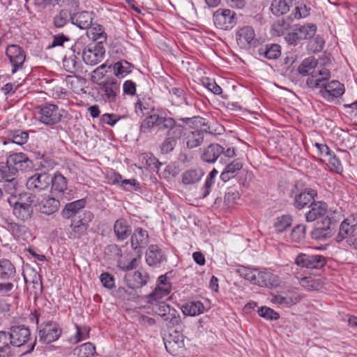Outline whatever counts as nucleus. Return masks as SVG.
<instances>
[{"instance_id": "obj_56", "label": "nucleus", "mask_w": 357, "mask_h": 357, "mask_svg": "<svg viewBox=\"0 0 357 357\" xmlns=\"http://www.w3.org/2000/svg\"><path fill=\"white\" fill-rule=\"evenodd\" d=\"M126 115H118L116 114H104L100 116V121L102 123L109 125L110 126H114L119 120L121 119L126 118Z\"/></svg>"}, {"instance_id": "obj_18", "label": "nucleus", "mask_w": 357, "mask_h": 357, "mask_svg": "<svg viewBox=\"0 0 357 357\" xmlns=\"http://www.w3.org/2000/svg\"><path fill=\"white\" fill-rule=\"evenodd\" d=\"M255 277L256 280L254 282V284L259 287L272 288L279 284V277L265 268L261 271L257 269Z\"/></svg>"}, {"instance_id": "obj_16", "label": "nucleus", "mask_w": 357, "mask_h": 357, "mask_svg": "<svg viewBox=\"0 0 357 357\" xmlns=\"http://www.w3.org/2000/svg\"><path fill=\"white\" fill-rule=\"evenodd\" d=\"M326 261L324 257L319 255H308L300 254L295 259V264L298 266L307 268H321L324 266Z\"/></svg>"}, {"instance_id": "obj_49", "label": "nucleus", "mask_w": 357, "mask_h": 357, "mask_svg": "<svg viewBox=\"0 0 357 357\" xmlns=\"http://www.w3.org/2000/svg\"><path fill=\"white\" fill-rule=\"evenodd\" d=\"M333 229L327 226L326 227H318L311 232L312 238L316 240H325L332 236Z\"/></svg>"}, {"instance_id": "obj_59", "label": "nucleus", "mask_w": 357, "mask_h": 357, "mask_svg": "<svg viewBox=\"0 0 357 357\" xmlns=\"http://www.w3.org/2000/svg\"><path fill=\"white\" fill-rule=\"evenodd\" d=\"M149 99L146 100L145 98L139 99L135 105V111L138 116L144 115V113L149 111L151 108L149 104Z\"/></svg>"}, {"instance_id": "obj_32", "label": "nucleus", "mask_w": 357, "mask_h": 357, "mask_svg": "<svg viewBox=\"0 0 357 357\" xmlns=\"http://www.w3.org/2000/svg\"><path fill=\"white\" fill-rule=\"evenodd\" d=\"M204 173L201 169H191L182 174V183L185 185H194L200 181Z\"/></svg>"}, {"instance_id": "obj_58", "label": "nucleus", "mask_w": 357, "mask_h": 357, "mask_svg": "<svg viewBox=\"0 0 357 357\" xmlns=\"http://www.w3.org/2000/svg\"><path fill=\"white\" fill-rule=\"evenodd\" d=\"M11 340L10 333L5 331H0V351L8 353L10 351Z\"/></svg>"}, {"instance_id": "obj_47", "label": "nucleus", "mask_w": 357, "mask_h": 357, "mask_svg": "<svg viewBox=\"0 0 357 357\" xmlns=\"http://www.w3.org/2000/svg\"><path fill=\"white\" fill-rule=\"evenodd\" d=\"M76 328V334L71 337L70 341L77 344L82 340L87 339L89 337L90 328L88 326H79L77 324L75 325Z\"/></svg>"}, {"instance_id": "obj_54", "label": "nucleus", "mask_w": 357, "mask_h": 357, "mask_svg": "<svg viewBox=\"0 0 357 357\" xmlns=\"http://www.w3.org/2000/svg\"><path fill=\"white\" fill-rule=\"evenodd\" d=\"M328 157L331 171L335 172L337 174H342L343 172V167L337 156L334 153V152H332Z\"/></svg>"}, {"instance_id": "obj_42", "label": "nucleus", "mask_w": 357, "mask_h": 357, "mask_svg": "<svg viewBox=\"0 0 357 357\" xmlns=\"http://www.w3.org/2000/svg\"><path fill=\"white\" fill-rule=\"evenodd\" d=\"M292 225V218L289 215H282L277 217L273 223L275 231L281 233L289 228Z\"/></svg>"}, {"instance_id": "obj_27", "label": "nucleus", "mask_w": 357, "mask_h": 357, "mask_svg": "<svg viewBox=\"0 0 357 357\" xmlns=\"http://www.w3.org/2000/svg\"><path fill=\"white\" fill-rule=\"evenodd\" d=\"M258 54L267 59H277L281 55V46L276 43H268L261 46Z\"/></svg>"}, {"instance_id": "obj_24", "label": "nucleus", "mask_w": 357, "mask_h": 357, "mask_svg": "<svg viewBox=\"0 0 357 357\" xmlns=\"http://www.w3.org/2000/svg\"><path fill=\"white\" fill-rule=\"evenodd\" d=\"M327 211V204L324 202H313L310 205V210L305 214L307 222H313L325 215Z\"/></svg>"}, {"instance_id": "obj_9", "label": "nucleus", "mask_w": 357, "mask_h": 357, "mask_svg": "<svg viewBox=\"0 0 357 357\" xmlns=\"http://www.w3.org/2000/svg\"><path fill=\"white\" fill-rule=\"evenodd\" d=\"M215 26L223 30H228L236 24V17L234 11L227 8H218L213 15Z\"/></svg>"}, {"instance_id": "obj_57", "label": "nucleus", "mask_w": 357, "mask_h": 357, "mask_svg": "<svg viewBox=\"0 0 357 357\" xmlns=\"http://www.w3.org/2000/svg\"><path fill=\"white\" fill-rule=\"evenodd\" d=\"M258 314L260 317L268 320H277L280 317L278 312L266 306L261 307L258 310Z\"/></svg>"}, {"instance_id": "obj_10", "label": "nucleus", "mask_w": 357, "mask_h": 357, "mask_svg": "<svg viewBox=\"0 0 357 357\" xmlns=\"http://www.w3.org/2000/svg\"><path fill=\"white\" fill-rule=\"evenodd\" d=\"M236 40L241 49H250L256 47L259 43L252 26L245 25L238 28L236 32Z\"/></svg>"}, {"instance_id": "obj_60", "label": "nucleus", "mask_w": 357, "mask_h": 357, "mask_svg": "<svg viewBox=\"0 0 357 357\" xmlns=\"http://www.w3.org/2000/svg\"><path fill=\"white\" fill-rule=\"evenodd\" d=\"M330 77H331L330 71L328 69L324 68L323 70H319V73L314 74V75H312L311 76L308 77V78L306 80V84L310 87L309 81L311 79H313L314 81L316 79L324 81L323 82L324 84V83L327 82V81L330 78Z\"/></svg>"}, {"instance_id": "obj_15", "label": "nucleus", "mask_w": 357, "mask_h": 357, "mask_svg": "<svg viewBox=\"0 0 357 357\" xmlns=\"http://www.w3.org/2000/svg\"><path fill=\"white\" fill-rule=\"evenodd\" d=\"M10 338L11 345L20 347L27 344L31 340V331L24 325H16L10 328Z\"/></svg>"}, {"instance_id": "obj_43", "label": "nucleus", "mask_w": 357, "mask_h": 357, "mask_svg": "<svg viewBox=\"0 0 357 357\" xmlns=\"http://www.w3.org/2000/svg\"><path fill=\"white\" fill-rule=\"evenodd\" d=\"M317 63L318 61L314 57L310 56L306 58L299 65L298 72L303 76H307L310 71L317 66Z\"/></svg>"}, {"instance_id": "obj_62", "label": "nucleus", "mask_w": 357, "mask_h": 357, "mask_svg": "<svg viewBox=\"0 0 357 357\" xmlns=\"http://www.w3.org/2000/svg\"><path fill=\"white\" fill-rule=\"evenodd\" d=\"M121 187L127 191H138L140 189L139 183L137 182L136 179H123L121 181Z\"/></svg>"}, {"instance_id": "obj_11", "label": "nucleus", "mask_w": 357, "mask_h": 357, "mask_svg": "<svg viewBox=\"0 0 357 357\" xmlns=\"http://www.w3.org/2000/svg\"><path fill=\"white\" fill-rule=\"evenodd\" d=\"M6 55L13 67L12 74L22 69L26 60V54L22 47L17 45H10L6 50Z\"/></svg>"}, {"instance_id": "obj_61", "label": "nucleus", "mask_w": 357, "mask_h": 357, "mask_svg": "<svg viewBox=\"0 0 357 357\" xmlns=\"http://www.w3.org/2000/svg\"><path fill=\"white\" fill-rule=\"evenodd\" d=\"M203 84L215 95H220L222 93V88L214 79L206 77L203 79Z\"/></svg>"}, {"instance_id": "obj_38", "label": "nucleus", "mask_w": 357, "mask_h": 357, "mask_svg": "<svg viewBox=\"0 0 357 357\" xmlns=\"http://www.w3.org/2000/svg\"><path fill=\"white\" fill-rule=\"evenodd\" d=\"M181 310L186 316H197L203 313L204 306L201 301H189L182 305Z\"/></svg>"}, {"instance_id": "obj_64", "label": "nucleus", "mask_w": 357, "mask_h": 357, "mask_svg": "<svg viewBox=\"0 0 357 357\" xmlns=\"http://www.w3.org/2000/svg\"><path fill=\"white\" fill-rule=\"evenodd\" d=\"M100 281L102 285L109 289L114 287V277L109 273H102L100 276Z\"/></svg>"}, {"instance_id": "obj_63", "label": "nucleus", "mask_w": 357, "mask_h": 357, "mask_svg": "<svg viewBox=\"0 0 357 357\" xmlns=\"http://www.w3.org/2000/svg\"><path fill=\"white\" fill-rule=\"evenodd\" d=\"M310 10L303 3L296 6L292 15L295 19L299 20L303 17H306L310 14Z\"/></svg>"}, {"instance_id": "obj_50", "label": "nucleus", "mask_w": 357, "mask_h": 357, "mask_svg": "<svg viewBox=\"0 0 357 357\" xmlns=\"http://www.w3.org/2000/svg\"><path fill=\"white\" fill-rule=\"evenodd\" d=\"M78 350L79 357H91L96 354V347L91 342H86L81 344L75 350Z\"/></svg>"}, {"instance_id": "obj_51", "label": "nucleus", "mask_w": 357, "mask_h": 357, "mask_svg": "<svg viewBox=\"0 0 357 357\" xmlns=\"http://www.w3.org/2000/svg\"><path fill=\"white\" fill-rule=\"evenodd\" d=\"M256 270L257 269H252L249 267L241 266L236 269V271L241 278L249 280L252 284H254V282L256 280Z\"/></svg>"}, {"instance_id": "obj_48", "label": "nucleus", "mask_w": 357, "mask_h": 357, "mask_svg": "<svg viewBox=\"0 0 357 357\" xmlns=\"http://www.w3.org/2000/svg\"><path fill=\"white\" fill-rule=\"evenodd\" d=\"M29 139V134L22 130H15L9 134V139L14 144L23 145L26 143Z\"/></svg>"}, {"instance_id": "obj_34", "label": "nucleus", "mask_w": 357, "mask_h": 357, "mask_svg": "<svg viewBox=\"0 0 357 357\" xmlns=\"http://www.w3.org/2000/svg\"><path fill=\"white\" fill-rule=\"evenodd\" d=\"M294 0H273L271 5L272 13L276 16H280L289 11L293 6Z\"/></svg>"}, {"instance_id": "obj_29", "label": "nucleus", "mask_w": 357, "mask_h": 357, "mask_svg": "<svg viewBox=\"0 0 357 357\" xmlns=\"http://www.w3.org/2000/svg\"><path fill=\"white\" fill-rule=\"evenodd\" d=\"M78 220H73L71 227L76 233H83L86 231L89 223L93 220V214L89 211H84L82 215H79Z\"/></svg>"}, {"instance_id": "obj_52", "label": "nucleus", "mask_w": 357, "mask_h": 357, "mask_svg": "<svg viewBox=\"0 0 357 357\" xmlns=\"http://www.w3.org/2000/svg\"><path fill=\"white\" fill-rule=\"evenodd\" d=\"M301 301V297L297 296L294 298H287L281 295H273L271 298V302L275 304L282 305L284 306H289L296 304Z\"/></svg>"}, {"instance_id": "obj_46", "label": "nucleus", "mask_w": 357, "mask_h": 357, "mask_svg": "<svg viewBox=\"0 0 357 357\" xmlns=\"http://www.w3.org/2000/svg\"><path fill=\"white\" fill-rule=\"evenodd\" d=\"M70 13L66 9H62L54 17L53 23L56 28L63 27L70 20Z\"/></svg>"}, {"instance_id": "obj_28", "label": "nucleus", "mask_w": 357, "mask_h": 357, "mask_svg": "<svg viewBox=\"0 0 357 357\" xmlns=\"http://www.w3.org/2000/svg\"><path fill=\"white\" fill-rule=\"evenodd\" d=\"M114 231L119 241L126 239L131 234V226L125 218H119L114 224Z\"/></svg>"}, {"instance_id": "obj_39", "label": "nucleus", "mask_w": 357, "mask_h": 357, "mask_svg": "<svg viewBox=\"0 0 357 357\" xmlns=\"http://www.w3.org/2000/svg\"><path fill=\"white\" fill-rule=\"evenodd\" d=\"M86 34L89 38L93 40H99L102 44L107 39V34L105 33L103 27L100 24L91 25L87 29Z\"/></svg>"}, {"instance_id": "obj_8", "label": "nucleus", "mask_w": 357, "mask_h": 357, "mask_svg": "<svg viewBox=\"0 0 357 357\" xmlns=\"http://www.w3.org/2000/svg\"><path fill=\"white\" fill-rule=\"evenodd\" d=\"M142 247H130L124 254H121L117 261L118 267L123 271L136 268L141 258Z\"/></svg>"}, {"instance_id": "obj_20", "label": "nucleus", "mask_w": 357, "mask_h": 357, "mask_svg": "<svg viewBox=\"0 0 357 357\" xmlns=\"http://www.w3.org/2000/svg\"><path fill=\"white\" fill-rule=\"evenodd\" d=\"M0 280L19 281L15 266L7 259H0Z\"/></svg>"}, {"instance_id": "obj_5", "label": "nucleus", "mask_w": 357, "mask_h": 357, "mask_svg": "<svg viewBox=\"0 0 357 357\" xmlns=\"http://www.w3.org/2000/svg\"><path fill=\"white\" fill-rule=\"evenodd\" d=\"M152 312L158 315L168 328H174L182 324L179 312L166 303L150 305Z\"/></svg>"}, {"instance_id": "obj_36", "label": "nucleus", "mask_w": 357, "mask_h": 357, "mask_svg": "<svg viewBox=\"0 0 357 357\" xmlns=\"http://www.w3.org/2000/svg\"><path fill=\"white\" fill-rule=\"evenodd\" d=\"M86 204L84 199H80L75 202L67 204L62 211V215L66 219H70L75 216L77 213L82 209Z\"/></svg>"}, {"instance_id": "obj_12", "label": "nucleus", "mask_w": 357, "mask_h": 357, "mask_svg": "<svg viewBox=\"0 0 357 357\" xmlns=\"http://www.w3.org/2000/svg\"><path fill=\"white\" fill-rule=\"evenodd\" d=\"M100 93L105 102L115 103L120 93V84L114 78H109L100 84Z\"/></svg>"}, {"instance_id": "obj_4", "label": "nucleus", "mask_w": 357, "mask_h": 357, "mask_svg": "<svg viewBox=\"0 0 357 357\" xmlns=\"http://www.w3.org/2000/svg\"><path fill=\"white\" fill-rule=\"evenodd\" d=\"M17 196L8 197V202L13 208L14 215L22 220H26L31 217L33 213V207L31 204L33 198L26 195L18 194Z\"/></svg>"}, {"instance_id": "obj_19", "label": "nucleus", "mask_w": 357, "mask_h": 357, "mask_svg": "<svg viewBox=\"0 0 357 357\" xmlns=\"http://www.w3.org/2000/svg\"><path fill=\"white\" fill-rule=\"evenodd\" d=\"M52 181L50 182V192L54 197H63L68 188V182L60 172H56L53 176L51 175Z\"/></svg>"}, {"instance_id": "obj_31", "label": "nucleus", "mask_w": 357, "mask_h": 357, "mask_svg": "<svg viewBox=\"0 0 357 357\" xmlns=\"http://www.w3.org/2000/svg\"><path fill=\"white\" fill-rule=\"evenodd\" d=\"M172 291L169 287H156L153 292L146 296V302L149 305L155 303H165L162 301Z\"/></svg>"}, {"instance_id": "obj_1", "label": "nucleus", "mask_w": 357, "mask_h": 357, "mask_svg": "<svg viewBox=\"0 0 357 357\" xmlns=\"http://www.w3.org/2000/svg\"><path fill=\"white\" fill-rule=\"evenodd\" d=\"M155 128L158 132H165V137L160 145L162 153H169L176 147L178 141L188 149L199 146L204 141V132L202 130L188 131L185 126L169 116L167 111L162 109H151L140 125V132H149Z\"/></svg>"}, {"instance_id": "obj_30", "label": "nucleus", "mask_w": 357, "mask_h": 357, "mask_svg": "<svg viewBox=\"0 0 357 357\" xmlns=\"http://www.w3.org/2000/svg\"><path fill=\"white\" fill-rule=\"evenodd\" d=\"M243 167V164L239 160H234L227 164L220 174V179L227 182L232 178H234L238 171Z\"/></svg>"}, {"instance_id": "obj_26", "label": "nucleus", "mask_w": 357, "mask_h": 357, "mask_svg": "<svg viewBox=\"0 0 357 357\" xmlns=\"http://www.w3.org/2000/svg\"><path fill=\"white\" fill-rule=\"evenodd\" d=\"M149 275L146 272L135 271L132 275H127L126 279L130 288L135 289L142 288L146 284Z\"/></svg>"}, {"instance_id": "obj_13", "label": "nucleus", "mask_w": 357, "mask_h": 357, "mask_svg": "<svg viewBox=\"0 0 357 357\" xmlns=\"http://www.w3.org/2000/svg\"><path fill=\"white\" fill-rule=\"evenodd\" d=\"M62 333L59 324L54 321H48L40 326L38 331L39 341L42 343L50 344L57 340Z\"/></svg>"}, {"instance_id": "obj_55", "label": "nucleus", "mask_w": 357, "mask_h": 357, "mask_svg": "<svg viewBox=\"0 0 357 357\" xmlns=\"http://www.w3.org/2000/svg\"><path fill=\"white\" fill-rule=\"evenodd\" d=\"M305 236V227L303 225H298L295 227L290 235V238L293 242L301 243Z\"/></svg>"}, {"instance_id": "obj_33", "label": "nucleus", "mask_w": 357, "mask_h": 357, "mask_svg": "<svg viewBox=\"0 0 357 357\" xmlns=\"http://www.w3.org/2000/svg\"><path fill=\"white\" fill-rule=\"evenodd\" d=\"M165 261H166V257L158 247H150L146 252V261L149 266H155Z\"/></svg>"}, {"instance_id": "obj_21", "label": "nucleus", "mask_w": 357, "mask_h": 357, "mask_svg": "<svg viewBox=\"0 0 357 357\" xmlns=\"http://www.w3.org/2000/svg\"><path fill=\"white\" fill-rule=\"evenodd\" d=\"M223 152L224 147L218 144H211L202 150L201 159L204 162L213 164Z\"/></svg>"}, {"instance_id": "obj_45", "label": "nucleus", "mask_w": 357, "mask_h": 357, "mask_svg": "<svg viewBox=\"0 0 357 357\" xmlns=\"http://www.w3.org/2000/svg\"><path fill=\"white\" fill-rule=\"evenodd\" d=\"M289 27V24L284 19L281 18L272 24L271 31L273 36H280L284 35Z\"/></svg>"}, {"instance_id": "obj_44", "label": "nucleus", "mask_w": 357, "mask_h": 357, "mask_svg": "<svg viewBox=\"0 0 357 357\" xmlns=\"http://www.w3.org/2000/svg\"><path fill=\"white\" fill-rule=\"evenodd\" d=\"M18 281L0 280V297H9L12 295Z\"/></svg>"}, {"instance_id": "obj_2", "label": "nucleus", "mask_w": 357, "mask_h": 357, "mask_svg": "<svg viewBox=\"0 0 357 357\" xmlns=\"http://www.w3.org/2000/svg\"><path fill=\"white\" fill-rule=\"evenodd\" d=\"M32 162L23 153L10 154L6 162H0V182L8 181L17 176L18 171L31 169Z\"/></svg>"}, {"instance_id": "obj_17", "label": "nucleus", "mask_w": 357, "mask_h": 357, "mask_svg": "<svg viewBox=\"0 0 357 357\" xmlns=\"http://www.w3.org/2000/svg\"><path fill=\"white\" fill-rule=\"evenodd\" d=\"M357 231V220L353 217L349 216L344 219L340 224L339 233L336 236V242L340 243L344 240L349 244L350 237Z\"/></svg>"}, {"instance_id": "obj_14", "label": "nucleus", "mask_w": 357, "mask_h": 357, "mask_svg": "<svg viewBox=\"0 0 357 357\" xmlns=\"http://www.w3.org/2000/svg\"><path fill=\"white\" fill-rule=\"evenodd\" d=\"M50 179L51 174L49 173H35L27 179L26 185L28 190L39 192L50 188L52 181Z\"/></svg>"}, {"instance_id": "obj_40", "label": "nucleus", "mask_w": 357, "mask_h": 357, "mask_svg": "<svg viewBox=\"0 0 357 357\" xmlns=\"http://www.w3.org/2000/svg\"><path fill=\"white\" fill-rule=\"evenodd\" d=\"M149 243L148 231L142 228H136L131 236L132 245H144Z\"/></svg>"}, {"instance_id": "obj_22", "label": "nucleus", "mask_w": 357, "mask_h": 357, "mask_svg": "<svg viewBox=\"0 0 357 357\" xmlns=\"http://www.w3.org/2000/svg\"><path fill=\"white\" fill-rule=\"evenodd\" d=\"M317 196V192L312 188H305L294 197V206L298 209L305 207L307 204L313 203L314 199Z\"/></svg>"}, {"instance_id": "obj_35", "label": "nucleus", "mask_w": 357, "mask_h": 357, "mask_svg": "<svg viewBox=\"0 0 357 357\" xmlns=\"http://www.w3.org/2000/svg\"><path fill=\"white\" fill-rule=\"evenodd\" d=\"M296 278L299 280V284L307 291L319 290L323 286L322 279L314 276H307L299 278L296 275Z\"/></svg>"}, {"instance_id": "obj_7", "label": "nucleus", "mask_w": 357, "mask_h": 357, "mask_svg": "<svg viewBox=\"0 0 357 357\" xmlns=\"http://www.w3.org/2000/svg\"><path fill=\"white\" fill-rule=\"evenodd\" d=\"M105 54V48L101 42L90 44L82 50V59L86 65L95 66L100 63Z\"/></svg>"}, {"instance_id": "obj_41", "label": "nucleus", "mask_w": 357, "mask_h": 357, "mask_svg": "<svg viewBox=\"0 0 357 357\" xmlns=\"http://www.w3.org/2000/svg\"><path fill=\"white\" fill-rule=\"evenodd\" d=\"M296 31L298 32L300 38L302 40H308L312 38L317 32V25L314 24H307L305 25H295Z\"/></svg>"}, {"instance_id": "obj_6", "label": "nucleus", "mask_w": 357, "mask_h": 357, "mask_svg": "<svg viewBox=\"0 0 357 357\" xmlns=\"http://www.w3.org/2000/svg\"><path fill=\"white\" fill-rule=\"evenodd\" d=\"M62 117V109L56 104L45 102L38 107V121L47 126L52 128Z\"/></svg>"}, {"instance_id": "obj_3", "label": "nucleus", "mask_w": 357, "mask_h": 357, "mask_svg": "<svg viewBox=\"0 0 357 357\" xmlns=\"http://www.w3.org/2000/svg\"><path fill=\"white\" fill-rule=\"evenodd\" d=\"M324 81H309L310 88L319 89L320 96L328 102H332L335 98L342 96L345 91L344 86L337 80H331L324 84Z\"/></svg>"}, {"instance_id": "obj_25", "label": "nucleus", "mask_w": 357, "mask_h": 357, "mask_svg": "<svg viewBox=\"0 0 357 357\" xmlns=\"http://www.w3.org/2000/svg\"><path fill=\"white\" fill-rule=\"evenodd\" d=\"M92 13L83 11L77 13L70 17L71 23L81 29H87L92 25Z\"/></svg>"}, {"instance_id": "obj_23", "label": "nucleus", "mask_w": 357, "mask_h": 357, "mask_svg": "<svg viewBox=\"0 0 357 357\" xmlns=\"http://www.w3.org/2000/svg\"><path fill=\"white\" fill-rule=\"evenodd\" d=\"M59 207V200L50 195L45 196L39 203L40 212L47 215L56 213Z\"/></svg>"}, {"instance_id": "obj_53", "label": "nucleus", "mask_w": 357, "mask_h": 357, "mask_svg": "<svg viewBox=\"0 0 357 357\" xmlns=\"http://www.w3.org/2000/svg\"><path fill=\"white\" fill-rule=\"evenodd\" d=\"M3 183V190L10 195L9 197L17 196L19 184L16 176L5 181Z\"/></svg>"}, {"instance_id": "obj_37", "label": "nucleus", "mask_w": 357, "mask_h": 357, "mask_svg": "<svg viewBox=\"0 0 357 357\" xmlns=\"http://www.w3.org/2000/svg\"><path fill=\"white\" fill-rule=\"evenodd\" d=\"M134 65L126 60H120L113 65L114 75L118 78H123L131 73Z\"/></svg>"}]
</instances>
